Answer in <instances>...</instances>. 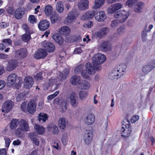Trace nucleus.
<instances>
[{"label": "nucleus", "mask_w": 155, "mask_h": 155, "mask_svg": "<svg viewBox=\"0 0 155 155\" xmlns=\"http://www.w3.org/2000/svg\"><path fill=\"white\" fill-rule=\"evenodd\" d=\"M127 68L125 64H121L117 66L115 69V73H113L109 75V78L111 79H118L123 75V73L125 71Z\"/></svg>", "instance_id": "obj_1"}, {"label": "nucleus", "mask_w": 155, "mask_h": 155, "mask_svg": "<svg viewBox=\"0 0 155 155\" xmlns=\"http://www.w3.org/2000/svg\"><path fill=\"white\" fill-rule=\"evenodd\" d=\"M131 132L130 122L128 119H126L123 123V126L121 130V136L125 137H128L130 136Z\"/></svg>", "instance_id": "obj_2"}, {"label": "nucleus", "mask_w": 155, "mask_h": 155, "mask_svg": "<svg viewBox=\"0 0 155 155\" xmlns=\"http://www.w3.org/2000/svg\"><path fill=\"white\" fill-rule=\"evenodd\" d=\"M61 33L63 34H64L67 36L66 39L67 41L69 43L76 41L78 40L77 37L75 35H72L70 37H68L70 33V29L67 26H64L62 27L61 28Z\"/></svg>", "instance_id": "obj_3"}, {"label": "nucleus", "mask_w": 155, "mask_h": 155, "mask_svg": "<svg viewBox=\"0 0 155 155\" xmlns=\"http://www.w3.org/2000/svg\"><path fill=\"white\" fill-rule=\"evenodd\" d=\"M129 15L128 11L125 10L117 12L114 14V17L115 18H119L118 20L120 23L124 22L128 18Z\"/></svg>", "instance_id": "obj_4"}, {"label": "nucleus", "mask_w": 155, "mask_h": 155, "mask_svg": "<svg viewBox=\"0 0 155 155\" xmlns=\"http://www.w3.org/2000/svg\"><path fill=\"white\" fill-rule=\"evenodd\" d=\"M78 15V13L74 10L69 12L64 21V23L67 25L71 24L75 21Z\"/></svg>", "instance_id": "obj_5"}, {"label": "nucleus", "mask_w": 155, "mask_h": 155, "mask_svg": "<svg viewBox=\"0 0 155 155\" xmlns=\"http://www.w3.org/2000/svg\"><path fill=\"white\" fill-rule=\"evenodd\" d=\"M89 0H80L78 2V9L81 11H85L89 8Z\"/></svg>", "instance_id": "obj_6"}, {"label": "nucleus", "mask_w": 155, "mask_h": 155, "mask_svg": "<svg viewBox=\"0 0 155 155\" xmlns=\"http://www.w3.org/2000/svg\"><path fill=\"white\" fill-rule=\"evenodd\" d=\"M37 104L34 100H31L28 103L27 110L31 114L34 113L36 110Z\"/></svg>", "instance_id": "obj_7"}, {"label": "nucleus", "mask_w": 155, "mask_h": 155, "mask_svg": "<svg viewBox=\"0 0 155 155\" xmlns=\"http://www.w3.org/2000/svg\"><path fill=\"white\" fill-rule=\"evenodd\" d=\"M111 49V47L108 46V42L106 41H103L98 46V49L103 51H108Z\"/></svg>", "instance_id": "obj_8"}, {"label": "nucleus", "mask_w": 155, "mask_h": 155, "mask_svg": "<svg viewBox=\"0 0 155 155\" xmlns=\"http://www.w3.org/2000/svg\"><path fill=\"white\" fill-rule=\"evenodd\" d=\"M14 103L11 101H8L5 102L2 106V112L8 113L9 112L13 106Z\"/></svg>", "instance_id": "obj_9"}, {"label": "nucleus", "mask_w": 155, "mask_h": 155, "mask_svg": "<svg viewBox=\"0 0 155 155\" xmlns=\"http://www.w3.org/2000/svg\"><path fill=\"white\" fill-rule=\"evenodd\" d=\"M122 7L121 4L117 3L112 5L110 7L107 9V12L110 14L114 13L115 11L121 9Z\"/></svg>", "instance_id": "obj_10"}, {"label": "nucleus", "mask_w": 155, "mask_h": 155, "mask_svg": "<svg viewBox=\"0 0 155 155\" xmlns=\"http://www.w3.org/2000/svg\"><path fill=\"white\" fill-rule=\"evenodd\" d=\"M84 140L86 145L90 144L92 139V132L89 130H86L84 136Z\"/></svg>", "instance_id": "obj_11"}, {"label": "nucleus", "mask_w": 155, "mask_h": 155, "mask_svg": "<svg viewBox=\"0 0 155 155\" xmlns=\"http://www.w3.org/2000/svg\"><path fill=\"white\" fill-rule=\"evenodd\" d=\"M18 78L16 74L13 73L9 75L8 77L7 84L9 86H11L14 84Z\"/></svg>", "instance_id": "obj_12"}, {"label": "nucleus", "mask_w": 155, "mask_h": 155, "mask_svg": "<svg viewBox=\"0 0 155 155\" xmlns=\"http://www.w3.org/2000/svg\"><path fill=\"white\" fill-rule=\"evenodd\" d=\"M19 127L20 130L22 131H28L29 129V125L27 121L24 119H21L19 121Z\"/></svg>", "instance_id": "obj_13"}, {"label": "nucleus", "mask_w": 155, "mask_h": 155, "mask_svg": "<svg viewBox=\"0 0 155 155\" xmlns=\"http://www.w3.org/2000/svg\"><path fill=\"white\" fill-rule=\"evenodd\" d=\"M95 120V116L92 114H87L85 118V124L87 125L93 124Z\"/></svg>", "instance_id": "obj_14"}, {"label": "nucleus", "mask_w": 155, "mask_h": 155, "mask_svg": "<svg viewBox=\"0 0 155 155\" xmlns=\"http://www.w3.org/2000/svg\"><path fill=\"white\" fill-rule=\"evenodd\" d=\"M95 18L97 21L101 22L104 21L106 19L107 16L104 11H100L95 15Z\"/></svg>", "instance_id": "obj_15"}, {"label": "nucleus", "mask_w": 155, "mask_h": 155, "mask_svg": "<svg viewBox=\"0 0 155 155\" xmlns=\"http://www.w3.org/2000/svg\"><path fill=\"white\" fill-rule=\"evenodd\" d=\"M47 54L46 51L42 49H39L35 51L34 55V57L37 59L44 58Z\"/></svg>", "instance_id": "obj_16"}, {"label": "nucleus", "mask_w": 155, "mask_h": 155, "mask_svg": "<svg viewBox=\"0 0 155 155\" xmlns=\"http://www.w3.org/2000/svg\"><path fill=\"white\" fill-rule=\"evenodd\" d=\"M107 28H103L95 32L94 35L99 38H101L104 36L106 35L108 31Z\"/></svg>", "instance_id": "obj_17"}, {"label": "nucleus", "mask_w": 155, "mask_h": 155, "mask_svg": "<svg viewBox=\"0 0 155 155\" xmlns=\"http://www.w3.org/2000/svg\"><path fill=\"white\" fill-rule=\"evenodd\" d=\"M50 22L47 20H43L41 21L38 24V27L42 31L47 29L49 27Z\"/></svg>", "instance_id": "obj_18"}, {"label": "nucleus", "mask_w": 155, "mask_h": 155, "mask_svg": "<svg viewBox=\"0 0 155 155\" xmlns=\"http://www.w3.org/2000/svg\"><path fill=\"white\" fill-rule=\"evenodd\" d=\"M15 54V56L18 58L23 59L27 56V52L26 49L21 48L16 51Z\"/></svg>", "instance_id": "obj_19"}, {"label": "nucleus", "mask_w": 155, "mask_h": 155, "mask_svg": "<svg viewBox=\"0 0 155 155\" xmlns=\"http://www.w3.org/2000/svg\"><path fill=\"white\" fill-rule=\"evenodd\" d=\"M34 84L33 78L30 76L26 77L25 79L24 86L26 89H29L32 87Z\"/></svg>", "instance_id": "obj_20"}, {"label": "nucleus", "mask_w": 155, "mask_h": 155, "mask_svg": "<svg viewBox=\"0 0 155 155\" xmlns=\"http://www.w3.org/2000/svg\"><path fill=\"white\" fill-rule=\"evenodd\" d=\"M106 59V56L102 54H97L94 56L93 60H96L98 62L102 64Z\"/></svg>", "instance_id": "obj_21"}, {"label": "nucleus", "mask_w": 155, "mask_h": 155, "mask_svg": "<svg viewBox=\"0 0 155 155\" xmlns=\"http://www.w3.org/2000/svg\"><path fill=\"white\" fill-rule=\"evenodd\" d=\"M28 136L31 139V141L36 146H38L39 144V141L38 139V135L35 133H30Z\"/></svg>", "instance_id": "obj_22"}, {"label": "nucleus", "mask_w": 155, "mask_h": 155, "mask_svg": "<svg viewBox=\"0 0 155 155\" xmlns=\"http://www.w3.org/2000/svg\"><path fill=\"white\" fill-rule=\"evenodd\" d=\"M58 124L61 129L64 130L65 129L66 126L68 124V121L66 120L65 117H60L58 120Z\"/></svg>", "instance_id": "obj_23"}, {"label": "nucleus", "mask_w": 155, "mask_h": 155, "mask_svg": "<svg viewBox=\"0 0 155 155\" xmlns=\"http://www.w3.org/2000/svg\"><path fill=\"white\" fill-rule=\"evenodd\" d=\"M17 65V61L14 60H12L8 62L7 70L10 71L14 69L16 67Z\"/></svg>", "instance_id": "obj_24"}, {"label": "nucleus", "mask_w": 155, "mask_h": 155, "mask_svg": "<svg viewBox=\"0 0 155 155\" xmlns=\"http://www.w3.org/2000/svg\"><path fill=\"white\" fill-rule=\"evenodd\" d=\"M76 95L75 92H72L70 96L71 100V104L73 107H76L78 106V102L76 100Z\"/></svg>", "instance_id": "obj_25"}, {"label": "nucleus", "mask_w": 155, "mask_h": 155, "mask_svg": "<svg viewBox=\"0 0 155 155\" xmlns=\"http://www.w3.org/2000/svg\"><path fill=\"white\" fill-rule=\"evenodd\" d=\"M90 84L87 81L82 80L78 86V88L80 89L87 90L90 87Z\"/></svg>", "instance_id": "obj_26"}, {"label": "nucleus", "mask_w": 155, "mask_h": 155, "mask_svg": "<svg viewBox=\"0 0 155 155\" xmlns=\"http://www.w3.org/2000/svg\"><path fill=\"white\" fill-rule=\"evenodd\" d=\"M69 74V70L68 69H66L62 72L58 71L57 73V75H58L60 81H62L66 79Z\"/></svg>", "instance_id": "obj_27"}, {"label": "nucleus", "mask_w": 155, "mask_h": 155, "mask_svg": "<svg viewBox=\"0 0 155 155\" xmlns=\"http://www.w3.org/2000/svg\"><path fill=\"white\" fill-rule=\"evenodd\" d=\"M19 123L18 119L14 118L12 120L9 124V128L11 130H13L18 127Z\"/></svg>", "instance_id": "obj_28"}, {"label": "nucleus", "mask_w": 155, "mask_h": 155, "mask_svg": "<svg viewBox=\"0 0 155 155\" xmlns=\"http://www.w3.org/2000/svg\"><path fill=\"white\" fill-rule=\"evenodd\" d=\"M94 11H91L87 12L82 17L81 19L83 20L91 19L95 15Z\"/></svg>", "instance_id": "obj_29"}, {"label": "nucleus", "mask_w": 155, "mask_h": 155, "mask_svg": "<svg viewBox=\"0 0 155 155\" xmlns=\"http://www.w3.org/2000/svg\"><path fill=\"white\" fill-rule=\"evenodd\" d=\"M52 38L59 45H62L63 44L64 40L61 35L57 34H54L53 35Z\"/></svg>", "instance_id": "obj_30"}, {"label": "nucleus", "mask_w": 155, "mask_h": 155, "mask_svg": "<svg viewBox=\"0 0 155 155\" xmlns=\"http://www.w3.org/2000/svg\"><path fill=\"white\" fill-rule=\"evenodd\" d=\"M48 128L49 131H52L54 134H57L59 132L58 127L54 124L49 125Z\"/></svg>", "instance_id": "obj_31"}, {"label": "nucleus", "mask_w": 155, "mask_h": 155, "mask_svg": "<svg viewBox=\"0 0 155 155\" xmlns=\"http://www.w3.org/2000/svg\"><path fill=\"white\" fill-rule=\"evenodd\" d=\"M25 14L24 10L22 8H18L15 12V16L17 19H21Z\"/></svg>", "instance_id": "obj_32"}, {"label": "nucleus", "mask_w": 155, "mask_h": 155, "mask_svg": "<svg viewBox=\"0 0 155 155\" xmlns=\"http://www.w3.org/2000/svg\"><path fill=\"white\" fill-rule=\"evenodd\" d=\"M44 47L45 50L49 52H52L55 50V46L54 45L50 42H47L44 44Z\"/></svg>", "instance_id": "obj_33"}, {"label": "nucleus", "mask_w": 155, "mask_h": 155, "mask_svg": "<svg viewBox=\"0 0 155 155\" xmlns=\"http://www.w3.org/2000/svg\"><path fill=\"white\" fill-rule=\"evenodd\" d=\"M85 69L86 71L90 75L94 74V68L91 63L88 62L85 65Z\"/></svg>", "instance_id": "obj_34"}, {"label": "nucleus", "mask_w": 155, "mask_h": 155, "mask_svg": "<svg viewBox=\"0 0 155 155\" xmlns=\"http://www.w3.org/2000/svg\"><path fill=\"white\" fill-rule=\"evenodd\" d=\"M81 81L80 77L77 75L72 76L70 79L71 83L73 85H76L78 84V86H79V84Z\"/></svg>", "instance_id": "obj_35"}, {"label": "nucleus", "mask_w": 155, "mask_h": 155, "mask_svg": "<svg viewBox=\"0 0 155 155\" xmlns=\"http://www.w3.org/2000/svg\"><path fill=\"white\" fill-rule=\"evenodd\" d=\"M144 4L142 2L136 1V13H140L142 12Z\"/></svg>", "instance_id": "obj_36"}, {"label": "nucleus", "mask_w": 155, "mask_h": 155, "mask_svg": "<svg viewBox=\"0 0 155 155\" xmlns=\"http://www.w3.org/2000/svg\"><path fill=\"white\" fill-rule=\"evenodd\" d=\"M153 69L150 64L144 65L142 68L143 72L147 74Z\"/></svg>", "instance_id": "obj_37"}, {"label": "nucleus", "mask_w": 155, "mask_h": 155, "mask_svg": "<svg viewBox=\"0 0 155 155\" xmlns=\"http://www.w3.org/2000/svg\"><path fill=\"white\" fill-rule=\"evenodd\" d=\"M105 0H95L94 2V8L97 9L99 8L104 4Z\"/></svg>", "instance_id": "obj_38"}, {"label": "nucleus", "mask_w": 155, "mask_h": 155, "mask_svg": "<svg viewBox=\"0 0 155 155\" xmlns=\"http://www.w3.org/2000/svg\"><path fill=\"white\" fill-rule=\"evenodd\" d=\"M93 61L92 64L94 71H99L101 69L102 64L96 60H93Z\"/></svg>", "instance_id": "obj_39"}, {"label": "nucleus", "mask_w": 155, "mask_h": 155, "mask_svg": "<svg viewBox=\"0 0 155 155\" xmlns=\"http://www.w3.org/2000/svg\"><path fill=\"white\" fill-rule=\"evenodd\" d=\"M34 128L39 134H42L45 132L44 128L43 127L40 126L36 124H35Z\"/></svg>", "instance_id": "obj_40"}, {"label": "nucleus", "mask_w": 155, "mask_h": 155, "mask_svg": "<svg viewBox=\"0 0 155 155\" xmlns=\"http://www.w3.org/2000/svg\"><path fill=\"white\" fill-rule=\"evenodd\" d=\"M56 9L59 13L62 12L64 11V6L63 3L61 2H58L56 5Z\"/></svg>", "instance_id": "obj_41"}, {"label": "nucleus", "mask_w": 155, "mask_h": 155, "mask_svg": "<svg viewBox=\"0 0 155 155\" xmlns=\"http://www.w3.org/2000/svg\"><path fill=\"white\" fill-rule=\"evenodd\" d=\"M31 34L26 33L23 34L21 36V39L25 42H28L31 39Z\"/></svg>", "instance_id": "obj_42"}, {"label": "nucleus", "mask_w": 155, "mask_h": 155, "mask_svg": "<svg viewBox=\"0 0 155 155\" xmlns=\"http://www.w3.org/2000/svg\"><path fill=\"white\" fill-rule=\"evenodd\" d=\"M39 117L38 120L39 121H41V120L43 122H45L48 118L47 115L46 114L40 113L39 114Z\"/></svg>", "instance_id": "obj_43"}, {"label": "nucleus", "mask_w": 155, "mask_h": 155, "mask_svg": "<svg viewBox=\"0 0 155 155\" xmlns=\"http://www.w3.org/2000/svg\"><path fill=\"white\" fill-rule=\"evenodd\" d=\"M79 96L80 99L83 100L88 96V94L86 91H81L79 92Z\"/></svg>", "instance_id": "obj_44"}, {"label": "nucleus", "mask_w": 155, "mask_h": 155, "mask_svg": "<svg viewBox=\"0 0 155 155\" xmlns=\"http://www.w3.org/2000/svg\"><path fill=\"white\" fill-rule=\"evenodd\" d=\"M53 11V8L50 5L46 6L45 8V12L47 15H49L51 14Z\"/></svg>", "instance_id": "obj_45"}, {"label": "nucleus", "mask_w": 155, "mask_h": 155, "mask_svg": "<svg viewBox=\"0 0 155 155\" xmlns=\"http://www.w3.org/2000/svg\"><path fill=\"white\" fill-rule=\"evenodd\" d=\"M59 17L57 14L54 13L51 16L50 19L52 24L54 23L59 19Z\"/></svg>", "instance_id": "obj_46"}, {"label": "nucleus", "mask_w": 155, "mask_h": 155, "mask_svg": "<svg viewBox=\"0 0 155 155\" xmlns=\"http://www.w3.org/2000/svg\"><path fill=\"white\" fill-rule=\"evenodd\" d=\"M57 82V81L55 79L51 78L49 79L48 83L46 85L45 87L46 89H48L50 86H53L54 84H55Z\"/></svg>", "instance_id": "obj_47"}, {"label": "nucleus", "mask_w": 155, "mask_h": 155, "mask_svg": "<svg viewBox=\"0 0 155 155\" xmlns=\"http://www.w3.org/2000/svg\"><path fill=\"white\" fill-rule=\"evenodd\" d=\"M22 28L25 30V33L28 34H32V31L30 30L29 28L26 24H24L22 26Z\"/></svg>", "instance_id": "obj_48"}, {"label": "nucleus", "mask_w": 155, "mask_h": 155, "mask_svg": "<svg viewBox=\"0 0 155 155\" xmlns=\"http://www.w3.org/2000/svg\"><path fill=\"white\" fill-rule=\"evenodd\" d=\"M84 68V65L82 64H80L77 66L74 69L75 73L78 74L80 71H81Z\"/></svg>", "instance_id": "obj_49"}, {"label": "nucleus", "mask_w": 155, "mask_h": 155, "mask_svg": "<svg viewBox=\"0 0 155 155\" xmlns=\"http://www.w3.org/2000/svg\"><path fill=\"white\" fill-rule=\"evenodd\" d=\"M81 75L84 79H89L90 78V74L88 73L86 71L83 70L81 73Z\"/></svg>", "instance_id": "obj_50"}, {"label": "nucleus", "mask_w": 155, "mask_h": 155, "mask_svg": "<svg viewBox=\"0 0 155 155\" xmlns=\"http://www.w3.org/2000/svg\"><path fill=\"white\" fill-rule=\"evenodd\" d=\"M59 93V91H57L53 94L48 96L47 97L48 100H51L56 97Z\"/></svg>", "instance_id": "obj_51"}, {"label": "nucleus", "mask_w": 155, "mask_h": 155, "mask_svg": "<svg viewBox=\"0 0 155 155\" xmlns=\"http://www.w3.org/2000/svg\"><path fill=\"white\" fill-rule=\"evenodd\" d=\"M68 134L67 133H65L63 134L62 138V141L64 145H65L68 141Z\"/></svg>", "instance_id": "obj_52"}, {"label": "nucleus", "mask_w": 155, "mask_h": 155, "mask_svg": "<svg viewBox=\"0 0 155 155\" xmlns=\"http://www.w3.org/2000/svg\"><path fill=\"white\" fill-rule=\"evenodd\" d=\"M125 27L124 26H121L117 29V32L119 34H121L125 31Z\"/></svg>", "instance_id": "obj_53"}, {"label": "nucleus", "mask_w": 155, "mask_h": 155, "mask_svg": "<svg viewBox=\"0 0 155 155\" xmlns=\"http://www.w3.org/2000/svg\"><path fill=\"white\" fill-rule=\"evenodd\" d=\"M135 2L136 0H128L126 2V5L129 7H132Z\"/></svg>", "instance_id": "obj_54"}, {"label": "nucleus", "mask_w": 155, "mask_h": 155, "mask_svg": "<svg viewBox=\"0 0 155 155\" xmlns=\"http://www.w3.org/2000/svg\"><path fill=\"white\" fill-rule=\"evenodd\" d=\"M29 22L32 24L36 22V19L35 18V16L33 15L30 16L28 18Z\"/></svg>", "instance_id": "obj_55"}, {"label": "nucleus", "mask_w": 155, "mask_h": 155, "mask_svg": "<svg viewBox=\"0 0 155 155\" xmlns=\"http://www.w3.org/2000/svg\"><path fill=\"white\" fill-rule=\"evenodd\" d=\"M119 23L120 22H119L118 20L116 19L113 20L111 22V26L112 28H114L118 26Z\"/></svg>", "instance_id": "obj_56"}, {"label": "nucleus", "mask_w": 155, "mask_h": 155, "mask_svg": "<svg viewBox=\"0 0 155 155\" xmlns=\"http://www.w3.org/2000/svg\"><path fill=\"white\" fill-rule=\"evenodd\" d=\"M67 101L66 100H62L61 102V107L63 109H66Z\"/></svg>", "instance_id": "obj_57"}, {"label": "nucleus", "mask_w": 155, "mask_h": 155, "mask_svg": "<svg viewBox=\"0 0 155 155\" xmlns=\"http://www.w3.org/2000/svg\"><path fill=\"white\" fill-rule=\"evenodd\" d=\"M4 139L5 141V147L8 148L11 143V140L9 138H7L6 137H5L4 138Z\"/></svg>", "instance_id": "obj_58"}, {"label": "nucleus", "mask_w": 155, "mask_h": 155, "mask_svg": "<svg viewBox=\"0 0 155 155\" xmlns=\"http://www.w3.org/2000/svg\"><path fill=\"white\" fill-rule=\"evenodd\" d=\"M3 42L5 44L8 45H10L12 44V41L10 38H7L3 39Z\"/></svg>", "instance_id": "obj_59"}, {"label": "nucleus", "mask_w": 155, "mask_h": 155, "mask_svg": "<svg viewBox=\"0 0 155 155\" xmlns=\"http://www.w3.org/2000/svg\"><path fill=\"white\" fill-rule=\"evenodd\" d=\"M82 52V50L80 48H76L73 52L74 54H80Z\"/></svg>", "instance_id": "obj_60"}, {"label": "nucleus", "mask_w": 155, "mask_h": 155, "mask_svg": "<svg viewBox=\"0 0 155 155\" xmlns=\"http://www.w3.org/2000/svg\"><path fill=\"white\" fill-rule=\"evenodd\" d=\"M147 36V34L146 32L143 31L142 35V40L143 42H145L146 41Z\"/></svg>", "instance_id": "obj_61"}, {"label": "nucleus", "mask_w": 155, "mask_h": 155, "mask_svg": "<svg viewBox=\"0 0 155 155\" xmlns=\"http://www.w3.org/2000/svg\"><path fill=\"white\" fill-rule=\"evenodd\" d=\"M9 25V24L5 22H2L0 23V27L1 28H7Z\"/></svg>", "instance_id": "obj_62"}, {"label": "nucleus", "mask_w": 155, "mask_h": 155, "mask_svg": "<svg viewBox=\"0 0 155 155\" xmlns=\"http://www.w3.org/2000/svg\"><path fill=\"white\" fill-rule=\"evenodd\" d=\"M7 11L9 14L12 15L14 12V9L12 7H9L7 8Z\"/></svg>", "instance_id": "obj_63"}, {"label": "nucleus", "mask_w": 155, "mask_h": 155, "mask_svg": "<svg viewBox=\"0 0 155 155\" xmlns=\"http://www.w3.org/2000/svg\"><path fill=\"white\" fill-rule=\"evenodd\" d=\"M35 78L36 80H42V74L41 73L37 74V75H35Z\"/></svg>", "instance_id": "obj_64"}]
</instances>
